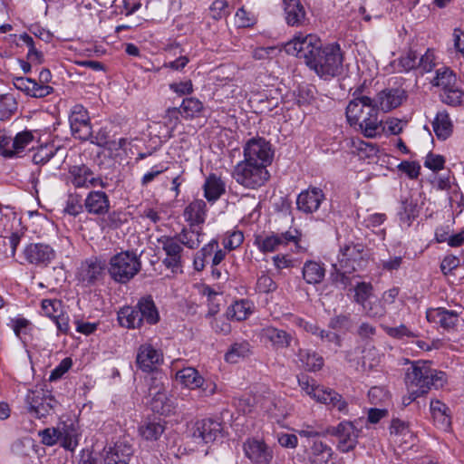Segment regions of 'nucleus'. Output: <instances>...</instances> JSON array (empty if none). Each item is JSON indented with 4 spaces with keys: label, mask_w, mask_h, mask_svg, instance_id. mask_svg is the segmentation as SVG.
I'll return each mask as SVG.
<instances>
[{
    "label": "nucleus",
    "mask_w": 464,
    "mask_h": 464,
    "mask_svg": "<svg viewBox=\"0 0 464 464\" xmlns=\"http://www.w3.org/2000/svg\"><path fill=\"white\" fill-rule=\"evenodd\" d=\"M406 99L407 93L403 89L392 88L381 91L372 101L378 111L388 112L401 105Z\"/></svg>",
    "instance_id": "obj_18"
},
{
    "label": "nucleus",
    "mask_w": 464,
    "mask_h": 464,
    "mask_svg": "<svg viewBox=\"0 0 464 464\" xmlns=\"http://www.w3.org/2000/svg\"><path fill=\"white\" fill-rule=\"evenodd\" d=\"M362 309L368 316L372 318H381L386 313L382 300H375L374 302L369 301Z\"/></svg>",
    "instance_id": "obj_57"
},
{
    "label": "nucleus",
    "mask_w": 464,
    "mask_h": 464,
    "mask_svg": "<svg viewBox=\"0 0 464 464\" xmlns=\"http://www.w3.org/2000/svg\"><path fill=\"white\" fill-rule=\"evenodd\" d=\"M441 101L451 106H459L464 102V92L457 86L440 93Z\"/></svg>",
    "instance_id": "obj_50"
},
{
    "label": "nucleus",
    "mask_w": 464,
    "mask_h": 464,
    "mask_svg": "<svg viewBox=\"0 0 464 464\" xmlns=\"http://www.w3.org/2000/svg\"><path fill=\"white\" fill-rule=\"evenodd\" d=\"M352 146L353 148V152L357 153L360 158H370L376 154L377 151L372 143L365 142L360 139L353 140Z\"/></svg>",
    "instance_id": "obj_54"
},
{
    "label": "nucleus",
    "mask_w": 464,
    "mask_h": 464,
    "mask_svg": "<svg viewBox=\"0 0 464 464\" xmlns=\"http://www.w3.org/2000/svg\"><path fill=\"white\" fill-rule=\"evenodd\" d=\"M24 259L31 265L46 266L55 257L54 250L43 243H31L24 249Z\"/></svg>",
    "instance_id": "obj_17"
},
{
    "label": "nucleus",
    "mask_w": 464,
    "mask_h": 464,
    "mask_svg": "<svg viewBox=\"0 0 464 464\" xmlns=\"http://www.w3.org/2000/svg\"><path fill=\"white\" fill-rule=\"evenodd\" d=\"M133 450L130 444L117 441L112 447L104 449V464H129Z\"/></svg>",
    "instance_id": "obj_23"
},
{
    "label": "nucleus",
    "mask_w": 464,
    "mask_h": 464,
    "mask_svg": "<svg viewBox=\"0 0 464 464\" xmlns=\"http://www.w3.org/2000/svg\"><path fill=\"white\" fill-rule=\"evenodd\" d=\"M176 380L183 386L194 390L203 384V377L192 367L183 368L176 373Z\"/></svg>",
    "instance_id": "obj_38"
},
{
    "label": "nucleus",
    "mask_w": 464,
    "mask_h": 464,
    "mask_svg": "<svg viewBox=\"0 0 464 464\" xmlns=\"http://www.w3.org/2000/svg\"><path fill=\"white\" fill-rule=\"evenodd\" d=\"M118 321L123 327L135 329L144 324H156L160 321V314L151 296H145L135 306L121 308L118 312Z\"/></svg>",
    "instance_id": "obj_4"
},
{
    "label": "nucleus",
    "mask_w": 464,
    "mask_h": 464,
    "mask_svg": "<svg viewBox=\"0 0 464 464\" xmlns=\"http://www.w3.org/2000/svg\"><path fill=\"white\" fill-rule=\"evenodd\" d=\"M186 222L190 227H198L203 224L207 216V204L202 199H195L190 202L184 209L183 212Z\"/></svg>",
    "instance_id": "obj_28"
},
{
    "label": "nucleus",
    "mask_w": 464,
    "mask_h": 464,
    "mask_svg": "<svg viewBox=\"0 0 464 464\" xmlns=\"http://www.w3.org/2000/svg\"><path fill=\"white\" fill-rule=\"evenodd\" d=\"M324 199L325 195L321 188L309 187L297 196L296 207L303 213L312 214L319 209Z\"/></svg>",
    "instance_id": "obj_19"
},
{
    "label": "nucleus",
    "mask_w": 464,
    "mask_h": 464,
    "mask_svg": "<svg viewBox=\"0 0 464 464\" xmlns=\"http://www.w3.org/2000/svg\"><path fill=\"white\" fill-rule=\"evenodd\" d=\"M363 252L364 247L361 244L349 243L342 246L338 262L334 265L336 271L334 281L346 287L350 284L346 274H351L362 268L364 263Z\"/></svg>",
    "instance_id": "obj_5"
},
{
    "label": "nucleus",
    "mask_w": 464,
    "mask_h": 464,
    "mask_svg": "<svg viewBox=\"0 0 464 464\" xmlns=\"http://www.w3.org/2000/svg\"><path fill=\"white\" fill-rule=\"evenodd\" d=\"M325 269L323 264L315 261H306L303 267V277L307 284L315 285L323 281Z\"/></svg>",
    "instance_id": "obj_39"
},
{
    "label": "nucleus",
    "mask_w": 464,
    "mask_h": 464,
    "mask_svg": "<svg viewBox=\"0 0 464 464\" xmlns=\"http://www.w3.org/2000/svg\"><path fill=\"white\" fill-rule=\"evenodd\" d=\"M203 188L208 201L215 202L225 193V183L220 178L211 174L206 179Z\"/></svg>",
    "instance_id": "obj_33"
},
{
    "label": "nucleus",
    "mask_w": 464,
    "mask_h": 464,
    "mask_svg": "<svg viewBox=\"0 0 464 464\" xmlns=\"http://www.w3.org/2000/svg\"><path fill=\"white\" fill-rule=\"evenodd\" d=\"M269 172L262 163L242 160L237 164L233 171V178L241 186L256 189L265 185L269 179Z\"/></svg>",
    "instance_id": "obj_8"
},
{
    "label": "nucleus",
    "mask_w": 464,
    "mask_h": 464,
    "mask_svg": "<svg viewBox=\"0 0 464 464\" xmlns=\"http://www.w3.org/2000/svg\"><path fill=\"white\" fill-rule=\"evenodd\" d=\"M109 274L118 283L125 284L140 270L141 263L136 254L124 251L114 255L109 264Z\"/></svg>",
    "instance_id": "obj_7"
},
{
    "label": "nucleus",
    "mask_w": 464,
    "mask_h": 464,
    "mask_svg": "<svg viewBox=\"0 0 464 464\" xmlns=\"http://www.w3.org/2000/svg\"><path fill=\"white\" fill-rule=\"evenodd\" d=\"M33 141L34 135L29 130H24L17 133L14 139L9 137V150L12 154L9 158L20 157Z\"/></svg>",
    "instance_id": "obj_36"
},
{
    "label": "nucleus",
    "mask_w": 464,
    "mask_h": 464,
    "mask_svg": "<svg viewBox=\"0 0 464 464\" xmlns=\"http://www.w3.org/2000/svg\"><path fill=\"white\" fill-rule=\"evenodd\" d=\"M11 328L14 334L21 339L23 343L26 345L30 339V331L32 329L31 323L23 317L14 318L10 323Z\"/></svg>",
    "instance_id": "obj_44"
},
{
    "label": "nucleus",
    "mask_w": 464,
    "mask_h": 464,
    "mask_svg": "<svg viewBox=\"0 0 464 464\" xmlns=\"http://www.w3.org/2000/svg\"><path fill=\"white\" fill-rule=\"evenodd\" d=\"M389 398V392L383 387L374 386L368 392L369 401L374 405L385 403Z\"/></svg>",
    "instance_id": "obj_56"
},
{
    "label": "nucleus",
    "mask_w": 464,
    "mask_h": 464,
    "mask_svg": "<svg viewBox=\"0 0 464 464\" xmlns=\"http://www.w3.org/2000/svg\"><path fill=\"white\" fill-rule=\"evenodd\" d=\"M346 118L351 126H357L367 138H375L384 130L374 101L366 95L355 97L349 102Z\"/></svg>",
    "instance_id": "obj_2"
},
{
    "label": "nucleus",
    "mask_w": 464,
    "mask_h": 464,
    "mask_svg": "<svg viewBox=\"0 0 464 464\" xmlns=\"http://www.w3.org/2000/svg\"><path fill=\"white\" fill-rule=\"evenodd\" d=\"M254 311V304L252 302L241 299L232 304L227 311V318L237 321L246 320Z\"/></svg>",
    "instance_id": "obj_40"
},
{
    "label": "nucleus",
    "mask_w": 464,
    "mask_h": 464,
    "mask_svg": "<svg viewBox=\"0 0 464 464\" xmlns=\"http://www.w3.org/2000/svg\"><path fill=\"white\" fill-rule=\"evenodd\" d=\"M17 110L15 99L10 94L0 95V120L9 119Z\"/></svg>",
    "instance_id": "obj_48"
},
{
    "label": "nucleus",
    "mask_w": 464,
    "mask_h": 464,
    "mask_svg": "<svg viewBox=\"0 0 464 464\" xmlns=\"http://www.w3.org/2000/svg\"><path fill=\"white\" fill-rule=\"evenodd\" d=\"M175 238L179 239L182 246L189 249H196L202 242V229L201 227H190L183 228L179 233L174 235Z\"/></svg>",
    "instance_id": "obj_32"
},
{
    "label": "nucleus",
    "mask_w": 464,
    "mask_h": 464,
    "mask_svg": "<svg viewBox=\"0 0 464 464\" xmlns=\"http://www.w3.org/2000/svg\"><path fill=\"white\" fill-rule=\"evenodd\" d=\"M61 431V445L65 450L73 451L79 444L81 436L77 420H69L59 423Z\"/></svg>",
    "instance_id": "obj_24"
},
{
    "label": "nucleus",
    "mask_w": 464,
    "mask_h": 464,
    "mask_svg": "<svg viewBox=\"0 0 464 464\" xmlns=\"http://www.w3.org/2000/svg\"><path fill=\"white\" fill-rule=\"evenodd\" d=\"M446 383V374L432 369L426 361H416L411 363L405 374L407 389L413 392L426 394L431 388L440 389Z\"/></svg>",
    "instance_id": "obj_3"
},
{
    "label": "nucleus",
    "mask_w": 464,
    "mask_h": 464,
    "mask_svg": "<svg viewBox=\"0 0 464 464\" xmlns=\"http://www.w3.org/2000/svg\"><path fill=\"white\" fill-rule=\"evenodd\" d=\"M29 412L37 419L46 417L58 406L57 400L48 392L40 387L30 390L26 395Z\"/></svg>",
    "instance_id": "obj_9"
},
{
    "label": "nucleus",
    "mask_w": 464,
    "mask_h": 464,
    "mask_svg": "<svg viewBox=\"0 0 464 464\" xmlns=\"http://www.w3.org/2000/svg\"><path fill=\"white\" fill-rule=\"evenodd\" d=\"M448 408L440 401H430V411L435 421H438L443 428L450 425V418L446 414Z\"/></svg>",
    "instance_id": "obj_49"
},
{
    "label": "nucleus",
    "mask_w": 464,
    "mask_h": 464,
    "mask_svg": "<svg viewBox=\"0 0 464 464\" xmlns=\"http://www.w3.org/2000/svg\"><path fill=\"white\" fill-rule=\"evenodd\" d=\"M299 233L296 229L288 230L283 233H272L266 236H257L255 239V244L258 249L263 252H275L280 249L281 246H285L293 242L298 246Z\"/></svg>",
    "instance_id": "obj_11"
},
{
    "label": "nucleus",
    "mask_w": 464,
    "mask_h": 464,
    "mask_svg": "<svg viewBox=\"0 0 464 464\" xmlns=\"http://www.w3.org/2000/svg\"><path fill=\"white\" fill-rule=\"evenodd\" d=\"M70 126L75 138L88 140L92 135V125L87 110L82 104H75L69 117Z\"/></svg>",
    "instance_id": "obj_16"
},
{
    "label": "nucleus",
    "mask_w": 464,
    "mask_h": 464,
    "mask_svg": "<svg viewBox=\"0 0 464 464\" xmlns=\"http://www.w3.org/2000/svg\"><path fill=\"white\" fill-rule=\"evenodd\" d=\"M433 130L439 140H445L452 133V121L446 111H439L432 122Z\"/></svg>",
    "instance_id": "obj_35"
},
{
    "label": "nucleus",
    "mask_w": 464,
    "mask_h": 464,
    "mask_svg": "<svg viewBox=\"0 0 464 464\" xmlns=\"http://www.w3.org/2000/svg\"><path fill=\"white\" fill-rule=\"evenodd\" d=\"M41 442L46 446H53L57 442H61V431L59 424L56 427L46 428L38 433Z\"/></svg>",
    "instance_id": "obj_53"
},
{
    "label": "nucleus",
    "mask_w": 464,
    "mask_h": 464,
    "mask_svg": "<svg viewBox=\"0 0 464 464\" xmlns=\"http://www.w3.org/2000/svg\"><path fill=\"white\" fill-rule=\"evenodd\" d=\"M298 384L308 396L316 401L324 403L341 413H348V402L334 390L316 385L314 380H310L304 375L298 377Z\"/></svg>",
    "instance_id": "obj_6"
},
{
    "label": "nucleus",
    "mask_w": 464,
    "mask_h": 464,
    "mask_svg": "<svg viewBox=\"0 0 464 464\" xmlns=\"http://www.w3.org/2000/svg\"><path fill=\"white\" fill-rule=\"evenodd\" d=\"M398 169L410 179H416L420 175V166L418 162L405 160L399 164Z\"/></svg>",
    "instance_id": "obj_63"
},
{
    "label": "nucleus",
    "mask_w": 464,
    "mask_h": 464,
    "mask_svg": "<svg viewBox=\"0 0 464 464\" xmlns=\"http://www.w3.org/2000/svg\"><path fill=\"white\" fill-rule=\"evenodd\" d=\"M84 208L89 214L104 215L110 209L109 197L103 191H91L84 200Z\"/></svg>",
    "instance_id": "obj_25"
},
{
    "label": "nucleus",
    "mask_w": 464,
    "mask_h": 464,
    "mask_svg": "<svg viewBox=\"0 0 464 464\" xmlns=\"http://www.w3.org/2000/svg\"><path fill=\"white\" fill-rule=\"evenodd\" d=\"M244 241V235L241 231H233L223 239L225 249L231 251L237 248Z\"/></svg>",
    "instance_id": "obj_60"
},
{
    "label": "nucleus",
    "mask_w": 464,
    "mask_h": 464,
    "mask_svg": "<svg viewBox=\"0 0 464 464\" xmlns=\"http://www.w3.org/2000/svg\"><path fill=\"white\" fill-rule=\"evenodd\" d=\"M419 54L412 50L408 51L405 54L399 58V65L402 71L409 72L418 68Z\"/></svg>",
    "instance_id": "obj_55"
},
{
    "label": "nucleus",
    "mask_w": 464,
    "mask_h": 464,
    "mask_svg": "<svg viewBox=\"0 0 464 464\" xmlns=\"http://www.w3.org/2000/svg\"><path fill=\"white\" fill-rule=\"evenodd\" d=\"M295 323L297 326L304 328L307 332H311L313 334L320 336L322 339L326 338L329 341V343H332L334 345H341L339 337L334 333H327L324 335V332L319 331V328L315 324L305 322L302 318H296L295 320Z\"/></svg>",
    "instance_id": "obj_45"
},
{
    "label": "nucleus",
    "mask_w": 464,
    "mask_h": 464,
    "mask_svg": "<svg viewBox=\"0 0 464 464\" xmlns=\"http://www.w3.org/2000/svg\"><path fill=\"white\" fill-rule=\"evenodd\" d=\"M296 433L304 438H314L327 434L323 431L322 428L317 424H303L300 429L295 430Z\"/></svg>",
    "instance_id": "obj_59"
},
{
    "label": "nucleus",
    "mask_w": 464,
    "mask_h": 464,
    "mask_svg": "<svg viewBox=\"0 0 464 464\" xmlns=\"http://www.w3.org/2000/svg\"><path fill=\"white\" fill-rule=\"evenodd\" d=\"M181 116L188 119L196 117L203 109L202 102L196 98L184 99L180 105Z\"/></svg>",
    "instance_id": "obj_47"
},
{
    "label": "nucleus",
    "mask_w": 464,
    "mask_h": 464,
    "mask_svg": "<svg viewBox=\"0 0 464 464\" xmlns=\"http://www.w3.org/2000/svg\"><path fill=\"white\" fill-rule=\"evenodd\" d=\"M314 100V91L309 86H300L296 95V102L299 106H305Z\"/></svg>",
    "instance_id": "obj_62"
},
{
    "label": "nucleus",
    "mask_w": 464,
    "mask_h": 464,
    "mask_svg": "<svg viewBox=\"0 0 464 464\" xmlns=\"http://www.w3.org/2000/svg\"><path fill=\"white\" fill-rule=\"evenodd\" d=\"M390 430L393 442L400 446L411 444L414 440L413 433L410 430L409 425L399 419L392 420Z\"/></svg>",
    "instance_id": "obj_31"
},
{
    "label": "nucleus",
    "mask_w": 464,
    "mask_h": 464,
    "mask_svg": "<svg viewBox=\"0 0 464 464\" xmlns=\"http://www.w3.org/2000/svg\"><path fill=\"white\" fill-rule=\"evenodd\" d=\"M42 309L46 316L50 318H59L63 314L62 301L57 299H44L42 301Z\"/></svg>",
    "instance_id": "obj_52"
},
{
    "label": "nucleus",
    "mask_w": 464,
    "mask_h": 464,
    "mask_svg": "<svg viewBox=\"0 0 464 464\" xmlns=\"http://www.w3.org/2000/svg\"><path fill=\"white\" fill-rule=\"evenodd\" d=\"M65 180L67 184L72 185L74 188L103 187L102 179L96 177L93 171L85 164L71 166Z\"/></svg>",
    "instance_id": "obj_13"
},
{
    "label": "nucleus",
    "mask_w": 464,
    "mask_h": 464,
    "mask_svg": "<svg viewBox=\"0 0 464 464\" xmlns=\"http://www.w3.org/2000/svg\"><path fill=\"white\" fill-rule=\"evenodd\" d=\"M276 288L275 281L267 275H262L256 281V289L260 293H269Z\"/></svg>",
    "instance_id": "obj_64"
},
{
    "label": "nucleus",
    "mask_w": 464,
    "mask_h": 464,
    "mask_svg": "<svg viewBox=\"0 0 464 464\" xmlns=\"http://www.w3.org/2000/svg\"><path fill=\"white\" fill-rule=\"evenodd\" d=\"M229 14L228 4L225 0H216L210 6V15L215 20L222 19Z\"/></svg>",
    "instance_id": "obj_58"
},
{
    "label": "nucleus",
    "mask_w": 464,
    "mask_h": 464,
    "mask_svg": "<svg viewBox=\"0 0 464 464\" xmlns=\"http://www.w3.org/2000/svg\"><path fill=\"white\" fill-rule=\"evenodd\" d=\"M273 150L271 145L264 138L250 139L244 146V160L262 163L267 167L272 161Z\"/></svg>",
    "instance_id": "obj_12"
},
{
    "label": "nucleus",
    "mask_w": 464,
    "mask_h": 464,
    "mask_svg": "<svg viewBox=\"0 0 464 464\" xmlns=\"http://www.w3.org/2000/svg\"><path fill=\"white\" fill-rule=\"evenodd\" d=\"M419 216V208L413 200L405 199L402 201V208L400 211V219L410 227L412 221Z\"/></svg>",
    "instance_id": "obj_46"
},
{
    "label": "nucleus",
    "mask_w": 464,
    "mask_h": 464,
    "mask_svg": "<svg viewBox=\"0 0 464 464\" xmlns=\"http://www.w3.org/2000/svg\"><path fill=\"white\" fill-rule=\"evenodd\" d=\"M357 421H342L335 427H330L326 433L338 438L337 448L342 452L353 450L357 443L361 430L357 428Z\"/></svg>",
    "instance_id": "obj_10"
},
{
    "label": "nucleus",
    "mask_w": 464,
    "mask_h": 464,
    "mask_svg": "<svg viewBox=\"0 0 464 464\" xmlns=\"http://www.w3.org/2000/svg\"><path fill=\"white\" fill-rule=\"evenodd\" d=\"M221 423L212 419H205L196 422L193 437L204 443L215 441L221 434Z\"/></svg>",
    "instance_id": "obj_21"
},
{
    "label": "nucleus",
    "mask_w": 464,
    "mask_h": 464,
    "mask_svg": "<svg viewBox=\"0 0 464 464\" xmlns=\"http://www.w3.org/2000/svg\"><path fill=\"white\" fill-rule=\"evenodd\" d=\"M137 363L143 372H153L163 362L160 350H140L137 354Z\"/></svg>",
    "instance_id": "obj_30"
},
{
    "label": "nucleus",
    "mask_w": 464,
    "mask_h": 464,
    "mask_svg": "<svg viewBox=\"0 0 464 464\" xmlns=\"http://www.w3.org/2000/svg\"><path fill=\"white\" fill-rule=\"evenodd\" d=\"M285 21L290 26L304 24L305 11L300 0H284Z\"/></svg>",
    "instance_id": "obj_29"
},
{
    "label": "nucleus",
    "mask_w": 464,
    "mask_h": 464,
    "mask_svg": "<svg viewBox=\"0 0 464 464\" xmlns=\"http://www.w3.org/2000/svg\"><path fill=\"white\" fill-rule=\"evenodd\" d=\"M150 394L153 396L151 400V409L153 411L160 415H169L175 408L174 401L169 398L163 387L150 389Z\"/></svg>",
    "instance_id": "obj_27"
},
{
    "label": "nucleus",
    "mask_w": 464,
    "mask_h": 464,
    "mask_svg": "<svg viewBox=\"0 0 464 464\" xmlns=\"http://www.w3.org/2000/svg\"><path fill=\"white\" fill-rule=\"evenodd\" d=\"M297 357L300 365L307 371L314 372L324 365V359L316 350H299Z\"/></svg>",
    "instance_id": "obj_37"
},
{
    "label": "nucleus",
    "mask_w": 464,
    "mask_h": 464,
    "mask_svg": "<svg viewBox=\"0 0 464 464\" xmlns=\"http://www.w3.org/2000/svg\"><path fill=\"white\" fill-rule=\"evenodd\" d=\"M426 318L429 322L439 324L446 330L454 328L459 322V315L456 312L443 308L429 309L426 313Z\"/></svg>",
    "instance_id": "obj_26"
},
{
    "label": "nucleus",
    "mask_w": 464,
    "mask_h": 464,
    "mask_svg": "<svg viewBox=\"0 0 464 464\" xmlns=\"http://www.w3.org/2000/svg\"><path fill=\"white\" fill-rule=\"evenodd\" d=\"M158 242L166 255L163 259L164 266L171 269L173 273L181 271L184 249L179 239L175 238L174 236H162L158 239Z\"/></svg>",
    "instance_id": "obj_14"
},
{
    "label": "nucleus",
    "mask_w": 464,
    "mask_h": 464,
    "mask_svg": "<svg viewBox=\"0 0 464 464\" xmlns=\"http://www.w3.org/2000/svg\"><path fill=\"white\" fill-rule=\"evenodd\" d=\"M242 449L245 457L254 464H270L273 459L272 450L260 439L247 438Z\"/></svg>",
    "instance_id": "obj_15"
},
{
    "label": "nucleus",
    "mask_w": 464,
    "mask_h": 464,
    "mask_svg": "<svg viewBox=\"0 0 464 464\" xmlns=\"http://www.w3.org/2000/svg\"><path fill=\"white\" fill-rule=\"evenodd\" d=\"M259 337L265 345L281 348L297 345L296 339L291 334L275 327L262 329Z\"/></svg>",
    "instance_id": "obj_20"
},
{
    "label": "nucleus",
    "mask_w": 464,
    "mask_h": 464,
    "mask_svg": "<svg viewBox=\"0 0 464 464\" xmlns=\"http://www.w3.org/2000/svg\"><path fill=\"white\" fill-rule=\"evenodd\" d=\"M164 430L165 426L160 420H146L139 427L140 436L148 441L158 440Z\"/></svg>",
    "instance_id": "obj_34"
},
{
    "label": "nucleus",
    "mask_w": 464,
    "mask_h": 464,
    "mask_svg": "<svg viewBox=\"0 0 464 464\" xmlns=\"http://www.w3.org/2000/svg\"><path fill=\"white\" fill-rule=\"evenodd\" d=\"M102 266L97 260H88L81 268L82 281L92 284L95 282L102 272Z\"/></svg>",
    "instance_id": "obj_43"
},
{
    "label": "nucleus",
    "mask_w": 464,
    "mask_h": 464,
    "mask_svg": "<svg viewBox=\"0 0 464 464\" xmlns=\"http://www.w3.org/2000/svg\"><path fill=\"white\" fill-rule=\"evenodd\" d=\"M372 285L370 283H358L354 288V300L362 307L366 306L370 297L372 295Z\"/></svg>",
    "instance_id": "obj_51"
},
{
    "label": "nucleus",
    "mask_w": 464,
    "mask_h": 464,
    "mask_svg": "<svg viewBox=\"0 0 464 464\" xmlns=\"http://www.w3.org/2000/svg\"><path fill=\"white\" fill-rule=\"evenodd\" d=\"M288 54L304 59L320 77H334L342 72L343 54L336 44L323 46L314 34L297 35L285 45Z\"/></svg>",
    "instance_id": "obj_1"
},
{
    "label": "nucleus",
    "mask_w": 464,
    "mask_h": 464,
    "mask_svg": "<svg viewBox=\"0 0 464 464\" xmlns=\"http://www.w3.org/2000/svg\"><path fill=\"white\" fill-rule=\"evenodd\" d=\"M72 365V361L71 358L67 357L62 360V362L51 372L49 381L54 382L62 378L63 374L69 371Z\"/></svg>",
    "instance_id": "obj_61"
},
{
    "label": "nucleus",
    "mask_w": 464,
    "mask_h": 464,
    "mask_svg": "<svg viewBox=\"0 0 464 464\" xmlns=\"http://www.w3.org/2000/svg\"><path fill=\"white\" fill-rule=\"evenodd\" d=\"M333 450L322 441H314L311 447L309 460L311 464H327L332 459Z\"/></svg>",
    "instance_id": "obj_41"
},
{
    "label": "nucleus",
    "mask_w": 464,
    "mask_h": 464,
    "mask_svg": "<svg viewBox=\"0 0 464 464\" xmlns=\"http://www.w3.org/2000/svg\"><path fill=\"white\" fill-rule=\"evenodd\" d=\"M13 83L17 90L34 98H44L53 92L52 86L40 84L31 78L15 77L13 79Z\"/></svg>",
    "instance_id": "obj_22"
},
{
    "label": "nucleus",
    "mask_w": 464,
    "mask_h": 464,
    "mask_svg": "<svg viewBox=\"0 0 464 464\" xmlns=\"http://www.w3.org/2000/svg\"><path fill=\"white\" fill-rule=\"evenodd\" d=\"M432 84L440 87L443 92L457 84L456 74L449 68H440L437 70L436 76L432 80Z\"/></svg>",
    "instance_id": "obj_42"
}]
</instances>
